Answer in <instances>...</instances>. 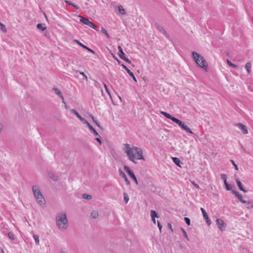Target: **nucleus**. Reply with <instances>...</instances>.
I'll use <instances>...</instances> for the list:
<instances>
[{"mask_svg":"<svg viewBox=\"0 0 253 253\" xmlns=\"http://www.w3.org/2000/svg\"><path fill=\"white\" fill-rule=\"evenodd\" d=\"M172 122L177 124L181 128L185 125L184 122H182L181 121L179 120V119L176 118H174V119H173Z\"/></svg>","mask_w":253,"mask_h":253,"instance_id":"17","label":"nucleus"},{"mask_svg":"<svg viewBox=\"0 0 253 253\" xmlns=\"http://www.w3.org/2000/svg\"><path fill=\"white\" fill-rule=\"evenodd\" d=\"M8 237L12 240H14V235L10 232H8Z\"/></svg>","mask_w":253,"mask_h":253,"instance_id":"46","label":"nucleus"},{"mask_svg":"<svg viewBox=\"0 0 253 253\" xmlns=\"http://www.w3.org/2000/svg\"><path fill=\"white\" fill-rule=\"evenodd\" d=\"M246 208L248 209H253V201L248 200L246 201Z\"/></svg>","mask_w":253,"mask_h":253,"instance_id":"21","label":"nucleus"},{"mask_svg":"<svg viewBox=\"0 0 253 253\" xmlns=\"http://www.w3.org/2000/svg\"><path fill=\"white\" fill-rule=\"evenodd\" d=\"M124 150L125 152L126 153L127 156L128 157V159L129 160H132L131 158H133V150H135L137 151H139L138 149L136 148V147H132L131 148H130L129 144H124Z\"/></svg>","mask_w":253,"mask_h":253,"instance_id":"4","label":"nucleus"},{"mask_svg":"<svg viewBox=\"0 0 253 253\" xmlns=\"http://www.w3.org/2000/svg\"><path fill=\"white\" fill-rule=\"evenodd\" d=\"M121 66L124 68L127 73L129 74V75L132 77L133 81L135 82H137V80L134 75V74L124 64H122Z\"/></svg>","mask_w":253,"mask_h":253,"instance_id":"8","label":"nucleus"},{"mask_svg":"<svg viewBox=\"0 0 253 253\" xmlns=\"http://www.w3.org/2000/svg\"><path fill=\"white\" fill-rule=\"evenodd\" d=\"M238 199L242 203H246V201L243 199L242 195L239 194V196L237 197Z\"/></svg>","mask_w":253,"mask_h":253,"instance_id":"43","label":"nucleus"},{"mask_svg":"<svg viewBox=\"0 0 253 253\" xmlns=\"http://www.w3.org/2000/svg\"><path fill=\"white\" fill-rule=\"evenodd\" d=\"M87 26H88L90 28H93L97 31H98V27L91 21H90L89 23L88 24Z\"/></svg>","mask_w":253,"mask_h":253,"instance_id":"26","label":"nucleus"},{"mask_svg":"<svg viewBox=\"0 0 253 253\" xmlns=\"http://www.w3.org/2000/svg\"><path fill=\"white\" fill-rule=\"evenodd\" d=\"M33 237L35 241L36 244L37 245H39L40 241H39V236L37 235H34Z\"/></svg>","mask_w":253,"mask_h":253,"instance_id":"36","label":"nucleus"},{"mask_svg":"<svg viewBox=\"0 0 253 253\" xmlns=\"http://www.w3.org/2000/svg\"><path fill=\"white\" fill-rule=\"evenodd\" d=\"M124 170L127 173V174L129 175V174H130L131 172H132L133 171L130 169V168L127 166H125L124 167Z\"/></svg>","mask_w":253,"mask_h":253,"instance_id":"35","label":"nucleus"},{"mask_svg":"<svg viewBox=\"0 0 253 253\" xmlns=\"http://www.w3.org/2000/svg\"><path fill=\"white\" fill-rule=\"evenodd\" d=\"M160 113L162 115H163V116H164L165 117H166L167 118L171 120L172 121L173 120V119H174V118H175V117L172 116L166 112H164V111H160Z\"/></svg>","mask_w":253,"mask_h":253,"instance_id":"18","label":"nucleus"},{"mask_svg":"<svg viewBox=\"0 0 253 253\" xmlns=\"http://www.w3.org/2000/svg\"><path fill=\"white\" fill-rule=\"evenodd\" d=\"M95 140L100 144V145L101 144V138L100 136H99V137L95 138Z\"/></svg>","mask_w":253,"mask_h":253,"instance_id":"51","label":"nucleus"},{"mask_svg":"<svg viewBox=\"0 0 253 253\" xmlns=\"http://www.w3.org/2000/svg\"><path fill=\"white\" fill-rule=\"evenodd\" d=\"M123 195H124V201H125V202L126 204V203H128V200H129V197H128V195H127L126 193H125V192H124V193H123Z\"/></svg>","mask_w":253,"mask_h":253,"instance_id":"38","label":"nucleus"},{"mask_svg":"<svg viewBox=\"0 0 253 253\" xmlns=\"http://www.w3.org/2000/svg\"><path fill=\"white\" fill-rule=\"evenodd\" d=\"M236 182L237 185L239 189L241 191H243L245 193L247 192V191L243 187V185H242L241 182L239 179V178L236 179Z\"/></svg>","mask_w":253,"mask_h":253,"instance_id":"14","label":"nucleus"},{"mask_svg":"<svg viewBox=\"0 0 253 253\" xmlns=\"http://www.w3.org/2000/svg\"><path fill=\"white\" fill-rule=\"evenodd\" d=\"M230 162H231V163L233 165V166H234L235 169L237 170H238V166L235 164V163L234 162V161L232 160H230Z\"/></svg>","mask_w":253,"mask_h":253,"instance_id":"44","label":"nucleus"},{"mask_svg":"<svg viewBox=\"0 0 253 253\" xmlns=\"http://www.w3.org/2000/svg\"><path fill=\"white\" fill-rule=\"evenodd\" d=\"M181 230L182 232V233H183V236L188 240L189 241V239L188 238V235L186 233V232L185 231V230L183 228H181Z\"/></svg>","mask_w":253,"mask_h":253,"instance_id":"41","label":"nucleus"},{"mask_svg":"<svg viewBox=\"0 0 253 253\" xmlns=\"http://www.w3.org/2000/svg\"><path fill=\"white\" fill-rule=\"evenodd\" d=\"M158 226L159 227V230L160 231H161V229L162 228V226L161 225V224H160L159 221H158Z\"/></svg>","mask_w":253,"mask_h":253,"instance_id":"53","label":"nucleus"},{"mask_svg":"<svg viewBox=\"0 0 253 253\" xmlns=\"http://www.w3.org/2000/svg\"><path fill=\"white\" fill-rule=\"evenodd\" d=\"M232 193L236 197H238L239 195V193L236 191L235 190H232L231 191Z\"/></svg>","mask_w":253,"mask_h":253,"instance_id":"49","label":"nucleus"},{"mask_svg":"<svg viewBox=\"0 0 253 253\" xmlns=\"http://www.w3.org/2000/svg\"><path fill=\"white\" fill-rule=\"evenodd\" d=\"M80 74L82 75L84 77V79L87 81V77L85 75V74L83 72H80Z\"/></svg>","mask_w":253,"mask_h":253,"instance_id":"50","label":"nucleus"},{"mask_svg":"<svg viewBox=\"0 0 253 253\" xmlns=\"http://www.w3.org/2000/svg\"><path fill=\"white\" fill-rule=\"evenodd\" d=\"M104 84V87H105L106 91L107 92L108 95H109L110 97L111 98V94H110V91H109V89L108 88L106 84Z\"/></svg>","mask_w":253,"mask_h":253,"instance_id":"47","label":"nucleus"},{"mask_svg":"<svg viewBox=\"0 0 253 253\" xmlns=\"http://www.w3.org/2000/svg\"><path fill=\"white\" fill-rule=\"evenodd\" d=\"M137 149H138L139 151H137L135 150H133V158H131L132 160H130L133 163L136 164V162L135 161V159L136 160H145V159L143 156V152L142 150L140 148H139L138 147H136Z\"/></svg>","mask_w":253,"mask_h":253,"instance_id":"5","label":"nucleus"},{"mask_svg":"<svg viewBox=\"0 0 253 253\" xmlns=\"http://www.w3.org/2000/svg\"><path fill=\"white\" fill-rule=\"evenodd\" d=\"M101 31L103 34H104L108 38L109 37V34H108L107 31L103 28H101Z\"/></svg>","mask_w":253,"mask_h":253,"instance_id":"48","label":"nucleus"},{"mask_svg":"<svg viewBox=\"0 0 253 253\" xmlns=\"http://www.w3.org/2000/svg\"><path fill=\"white\" fill-rule=\"evenodd\" d=\"M65 2L66 4L73 6L74 8H75L76 9H80V7L78 5L74 4L73 2H72L71 1H69V0H65Z\"/></svg>","mask_w":253,"mask_h":253,"instance_id":"20","label":"nucleus"},{"mask_svg":"<svg viewBox=\"0 0 253 253\" xmlns=\"http://www.w3.org/2000/svg\"><path fill=\"white\" fill-rule=\"evenodd\" d=\"M184 220L188 226H189L190 225V219L189 218L185 217L184 218Z\"/></svg>","mask_w":253,"mask_h":253,"instance_id":"45","label":"nucleus"},{"mask_svg":"<svg viewBox=\"0 0 253 253\" xmlns=\"http://www.w3.org/2000/svg\"><path fill=\"white\" fill-rule=\"evenodd\" d=\"M56 223L60 230H65L68 228L69 222L65 212H60L56 215Z\"/></svg>","mask_w":253,"mask_h":253,"instance_id":"1","label":"nucleus"},{"mask_svg":"<svg viewBox=\"0 0 253 253\" xmlns=\"http://www.w3.org/2000/svg\"><path fill=\"white\" fill-rule=\"evenodd\" d=\"M52 90L59 96H61V95L62 94V92L60 91V90L59 89H58L57 88H56V87H53L52 88Z\"/></svg>","mask_w":253,"mask_h":253,"instance_id":"34","label":"nucleus"},{"mask_svg":"<svg viewBox=\"0 0 253 253\" xmlns=\"http://www.w3.org/2000/svg\"><path fill=\"white\" fill-rule=\"evenodd\" d=\"M221 178L223 181L224 183H226L227 182V175L225 174H221Z\"/></svg>","mask_w":253,"mask_h":253,"instance_id":"39","label":"nucleus"},{"mask_svg":"<svg viewBox=\"0 0 253 253\" xmlns=\"http://www.w3.org/2000/svg\"><path fill=\"white\" fill-rule=\"evenodd\" d=\"M83 198L87 200H90L92 198V196L90 195L87 194H84L82 196Z\"/></svg>","mask_w":253,"mask_h":253,"instance_id":"37","label":"nucleus"},{"mask_svg":"<svg viewBox=\"0 0 253 253\" xmlns=\"http://www.w3.org/2000/svg\"><path fill=\"white\" fill-rule=\"evenodd\" d=\"M192 58L196 64L201 68L207 71L208 65L204 57L196 51L192 52Z\"/></svg>","mask_w":253,"mask_h":253,"instance_id":"3","label":"nucleus"},{"mask_svg":"<svg viewBox=\"0 0 253 253\" xmlns=\"http://www.w3.org/2000/svg\"><path fill=\"white\" fill-rule=\"evenodd\" d=\"M155 27L157 29H158L162 34H163L164 36H165L168 38H169V36L168 34V33L166 32V31L159 24H155Z\"/></svg>","mask_w":253,"mask_h":253,"instance_id":"7","label":"nucleus"},{"mask_svg":"<svg viewBox=\"0 0 253 253\" xmlns=\"http://www.w3.org/2000/svg\"><path fill=\"white\" fill-rule=\"evenodd\" d=\"M1 253H4V251L3 250H1Z\"/></svg>","mask_w":253,"mask_h":253,"instance_id":"59","label":"nucleus"},{"mask_svg":"<svg viewBox=\"0 0 253 253\" xmlns=\"http://www.w3.org/2000/svg\"><path fill=\"white\" fill-rule=\"evenodd\" d=\"M236 126H238L242 130L243 134H246L248 133L247 126L245 125L239 123L237 124Z\"/></svg>","mask_w":253,"mask_h":253,"instance_id":"12","label":"nucleus"},{"mask_svg":"<svg viewBox=\"0 0 253 253\" xmlns=\"http://www.w3.org/2000/svg\"><path fill=\"white\" fill-rule=\"evenodd\" d=\"M2 128V126L1 124H0V132L1 131Z\"/></svg>","mask_w":253,"mask_h":253,"instance_id":"56","label":"nucleus"},{"mask_svg":"<svg viewBox=\"0 0 253 253\" xmlns=\"http://www.w3.org/2000/svg\"><path fill=\"white\" fill-rule=\"evenodd\" d=\"M119 172L120 175L125 179L126 185H129L130 182H129V180L128 179L126 174L122 170V169H119Z\"/></svg>","mask_w":253,"mask_h":253,"instance_id":"13","label":"nucleus"},{"mask_svg":"<svg viewBox=\"0 0 253 253\" xmlns=\"http://www.w3.org/2000/svg\"><path fill=\"white\" fill-rule=\"evenodd\" d=\"M150 215L152 218H155L156 217H159V215L158 213L154 210H151L150 211Z\"/></svg>","mask_w":253,"mask_h":253,"instance_id":"25","label":"nucleus"},{"mask_svg":"<svg viewBox=\"0 0 253 253\" xmlns=\"http://www.w3.org/2000/svg\"><path fill=\"white\" fill-rule=\"evenodd\" d=\"M0 29L2 32H5L6 31V27L5 26V25L4 24L1 23L0 22Z\"/></svg>","mask_w":253,"mask_h":253,"instance_id":"42","label":"nucleus"},{"mask_svg":"<svg viewBox=\"0 0 253 253\" xmlns=\"http://www.w3.org/2000/svg\"><path fill=\"white\" fill-rule=\"evenodd\" d=\"M77 43L80 45L81 46V47H82L83 48L86 49L87 51H88L89 52L93 53V54H95V52L94 50H93L92 49L89 48V47H88L87 46L84 45V44H83L82 43H81V42H80L79 41H77V40H76L75 41Z\"/></svg>","mask_w":253,"mask_h":253,"instance_id":"15","label":"nucleus"},{"mask_svg":"<svg viewBox=\"0 0 253 253\" xmlns=\"http://www.w3.org/2000/svg\"><path fill=\"white\" fill-rule=\"evenodd\" d=\"M193 184H194V186H195V187H196L197 188H198V189H200V188L199 186L197 184L193 183Z\"/></svg>","mask_w":253,"mask_h":253,"instance_id":"55","label":"nucleus"},{"mask_svg":"<svg viewBox=\"0 0 253 253\" xmlns=\"http://www.w3.org/2000/svg\"><path fill=\"white\" fill-rule=\"evenodd\" d=\"M90 216L93 218H96L98 216V213L96 211H93L91 212Z\"/></svg>","mask_w":253,"mask_h":253,"instance_id":"33","label":"nucleus"},{"mask_svg":"<svg viewBox=\"0 0 253 253\" xmlns=\"http://www.w3.org/2000/svg\"><path fill=\"white\" fill-rule=\"evenodd\" d=\"M168 226L172 230V228H171V225L169 223L168 224Z\"/></svg>","mask_w":253,"mask_h":253,"instance_id":"58","label":"nucleus"},{"mask_svg":"<svg viewBox=\"0 0 253 253\" xmlns=\"http://www.w3.org/2000/svg\"><path fill=\"white\" fill-rule=\"evenodd\" d=\"M37 28L38 30H41V31H44L46 27L44 26L42 24L39 23L37 25Z\"/></svg>","mask_w":253,"mask_h":253,"instance_id":"24","label":"nucleus"},{"mask_svg":"<svg viewBox=\"0 0 253 253\" xmlns=\"http://www.w3.org/2000/svg\"><path fill=\"white\" fill-rule=\"evenodd\" d=\"M201 210L203 213L204 218L205 219L206 223L208 224V225H210L211 222L210 218H209L207 213L206 212L205 210L202 208H201Z\"/></svg>","mask_w":253,"mask_h":253,"instance_id":"9","label":"nucleus"},{"mask_svg":"<svg viewBox=\"0 0 253 253\" xmlns=\"http://www.w3.org/2000/svg\"><path fill=\"white\" fill-rule=\"evenodd\" d=\"M130 177L134 181L136 184H138V181L133 172L129 174Z\"/></svg>","mask_w":253,"mask_h":253,"instance_id":"32","label":"nucleus"},{"mask_svg":"<svg viewBox=\"0 0 253 253\" xmlns=\"http://www.w3.org/2000/svg\"><path fill=\"white\" fill-rule=\"evenodd\" d=\"M224 185L225 186V188H226V189L227 190V191H230V190H232V188L233 187V185L231 184H229L228 183V182H226V183L224 184Z\"/></svg>","mask_w":253,"mask_h":253,"instance_id":"28","label":"nucleus"},{"mask_svg":"<svg viewBox=\"0 0 253 253\" xmlns=\"http://www.w3.org/2000/svg\"><path fill=\"white\" fill-rule=\"evenodd\" d=\"M89 116H90V118L92 119V121L95 124V125L98 127L101 128L99 123L97 122V121L96 120V119L94 118V117L92 115H90Z\"/></svg>","mask_w":253,"mask_h":253,"instance_id":"31","label":"nucleus"},{"mask_svg":"<svg viewBox=\"0 0 253 253\" xmlns=\"http://www.w3.org/2000/svg\"><path fill=\"white\" fill-rule=\"evenodd\" d=\"M113 58H114V59H115V60L118 62V63L119 64H121V61H120V60H119L118 59V58H117L116 56H115L114 55H113Z\"/></svg>","mask_w":253,"mask_h":253,"instance_id":"52","label":"nucleus"},{"mask_svg":"<svg viewBox=\"0 0 253 253\" xmlns=\"http://www.w3.org/2000/svg\"><path fill=\"white\" fill-rule=\"evenodd\" d=\"M118 10L119 11L120 13L123 15H125L126 13L125 9L122 5H119L118 6Z\"/></svg>","mask_w":253,"mask_h":253,"instance_id":"30","label":"nucleus"},{"mask_svg":"<svg viewBox=\"0 0 253 253\" xmlns=\"http://www.w3.org/2000/svg\"><path fill=\"white\" fill-rule=\"evenodd\" d=\"M71 112L77 116V117L84 124L86 123V120L83 118L75 109H72L71 110Z\"/></svg>","mask_w":253,"mask_h":253,"instance_id":"10","label":"nucleus"},{"mask_svg":"<svg viewBox=\"0 0 253 253\" xmlns=\"http://www.w3.org/2000/svg\"><path fill=\"white\" fill-rule=\"evenodd\" d=\"M227 55L228 56H229V52H228V53H227Z\"/></svg>","mask_w":253,"mask_h":253,"instance_id":"60","label":"nucleus"},{"mask_svg":"<svg viewBox=\"0 0 253 253\" xmlns=\"http://www.w3.org/2000/svg\"><path fill=\"white\" fill-rule=\"evenodd\" d=\"M84 124L87 126L89 130L91 131H92L95 136H99L98 133L96 131V130L93 127V126L87 121H86V123H84Z\"/></svg>","mask_w":253,"mask_h":253,"instance_id":"16","label":"nucleus"},{"mask_svg":"<svg viewBox=\"0 0 253 253\" xmlns=\"http://www.w3.org/2000/svg\"><path fill=\"white\" fill-rule=\"evenodd\" d=\"M32 190L37 202L40 206L44 208L46 202L39 187L37 185H33Z\"/></svg>","mask_w":253,"mask_h":253,"instance_id":"2","label":"nucleus"},{"mask_svg":"<svg viewBox=\"0 0 253 253\" xmlns=\"http://www.w3.org/2000/svg\"><path fill=\"white\" fill-rule=\"evenodd\" d=\"M153 222L155 224H156V219L155 218H152Z\"/></svg>","mask_w":253,"mask_h":253,"instance_id":"57","label":"nucleus"},{"mask_svg":"<svg viewBox=\"0 0 253 253\" xmlns=\"http://www.w3.org/2000/svg\"><path fill=\"white\" fill-rule=\"evenodd\" d=\"M118 50L119 51L118 54L120 58L129 64L131 63L130 60L128 58L126 57L125 54L124 52L123 49L120 45L118 46Z\"/></svg>","mask_w":253,"mask_h":253,"instance_id":"6","label":"nucleus"},{"mask_svg":"<svg viewBox=\"0 0 253 253\" xmlns=\"http://www.w3.org/2000/svg\"><path fill=\"white\" fill-rule=\"evenodd\" d=\"M181 129L184 130L186 132L189 133L190 134H193L192 131L190 129L189 127H188L186 125H184Z\"/></svg>","mask_w":253,"mask_h":253,"instance_id":"23","label":"nucleus"},{"mask_svg":"<svg viewBox=\"0 0 253 253\" xmlns=\"http://www.w3.org/2000/svg\"><path fill=\"white\" fill-rule=\"evenodd\" d=\"M80 17H81L80 22L84 25H88L90 21L89 20V19L87 18L83 17L82 16Z\"/></svg>","mask_w":253,"mask_h":253,"instance_id":"19","label":"nucleus"},{"mask_svg":"<svg viewBox=\"0 0 253 253\" xmlns=\"http://www.w3.org/2000/svg\"><path fill=\"white\" fill-rule=\"evenodd\" d=\"M216 222L218 228L222 231L223 230V228H224V222L223 220L221 219L217 218L216 220Z\"/></svg>","mask_w":253,"mask_h":253,"instance_id":"11","label":"nucleus"},{"mask_svg":"<svg viewBox=\"0 0 253 253\" xmlns=\"http://www.w3.org/2000/svg\"><path fill=\"white\" fill-rule=\"evenodd\" d=\"M59 97L61 98V99H62V102H63V103L65 104V100H64V97H63V96L62 95V94L61 95V96H60Z\"/></svg>","mask_w":253,"mask_h":253,"instance_id":"54","label":"nucleus"},{"mask_svg":"<svg viewBox=\"0 0 253 253\" xmlns=\"http://www.w3.org/2000/svg\"><path fill=\"white\" fill-rule=\"evenodd\" d=\"M251 67H252V65H251V63L248 62L246 64L245 68L247 70L248 73H250L251 72Z\"/></svg>","mask_w":253,"mask_h":253,"instance_id":"29","label":"nucleus"},{"mask_svg":"<svg viewBox=\"0 0 253 253\" xmlns=\"http://www.w3.org/2000/svg\"><path fill=\"white\" fill-rule=\"evenodd\" d=\"M171 158L172 159V161H173V163L177 166L180 167L181 162H180V161L179 158H176V157H172Z\"/></svg>","mask_w":253,"mask_h":253,"instance_id":"22","label":"nucleus"},{"mask_svg":"<svg viewBox=\"0 0 253 253\" xmlns=\"http://www.w3.org/2000/svg\"><path fill=\"white\" fill-rule=\"evenodd\" d=\"M49 176L50 178L54 181H57L58 179V177L57 175H55L52 172L49 173Z\"/></svg>","mask_w":253,"mask_h":253,"instance_id":"27","label":"nucleus"},{"mask_svg":"<svg viewBox=\"0 0 253 253\" xmlns=\"http://www.w3.org/2000/svg\"><path fill=\"white\" fill-rule=\"evenodd\" d=\"M227 63L229 66L234 68H237V66L230 61L228 59H227Z\"/></svg>","mask_w":253,"mask_h":253,"instance_id":"40","label":"nucleus"}]
</instances>
